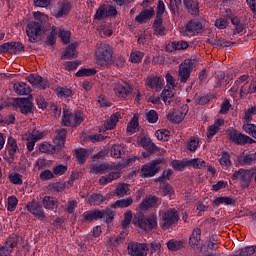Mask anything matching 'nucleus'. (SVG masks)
Listing matches in <instances>:
<instances>
[{
  "label": "nucleus",
  "instance_id": "1",
  "mask_svg": "<svg viewBox=\"0 0 256 256\" xmlns=\"http://www.w3.org/2000/svg\"><path fill=\"white\" fill-rule=\"evenodd\" d=\"M133 225L137 229H140V231H144V233L157 231L159 228V219L157 217V213H150L149 215H145L141 212L137 213L134 216Z\"/></svg>",
  "mask_w": 256,
  "mask_h": 256
},
{
  "label": "nucleus",
  "instance_id": "2",
  "mask_svg": "<svg viewBox=\"0 0 256 256\" xmlns=\"http://www.w3.org/2000/svg\"><path fill=\"white\" fill-rule=\"evenodd\" d=\"M95 51L96 63L100 67H109L113 63V48L109 44H97Z\"/></svg>",
  "mask_w": 256,
  "mask_h": 256
},
{
  "label": "nucleus",
  "instance_id": "3",
  "mask_svg": "<svg viewBox=\"0 0 256 256\" xmlns=\"http://www.w3.org/2000/svg\"><path fill=\"white\" fill-rule=\"evenodd\" d=\"M179 211L175 208H169L162 213V229H171L179 223Z\"/></svg>",
  "mask_w": 256,
  "mask_h": 256
},
{
  "label": "nucleus",
  "instance_id": "4",
  "mask_svg": "<svg viewBox=\"0 0 256 256\" xmlns=\"http://www.w3.org/2000/svg\"><path fill=\"white\" fill-rule=\"evenodd\" d=\"M196 66L195 60L186 59L178 66V80L180 83H187L193 73V68Z\"/></svg>",
  "mask_w": 256,
  "mask_h": 256
},
{
  "label": "nucleus",
  "instance_id": "5",
  "mask_svg": "<svg viewBox=\"0 0 256 256\" xmlns=\"http://www.w3.org/2000/svg\"><path fill=\"white\" fill-rule=\"evenodd\" d=\"M227 136L229 137L230 141L232 143H235V145H247L249 143L250 145H253L255 143V140L241 132L239 130L230 129L226 131Z\"/></svg>",
  "mask_w": 256,
  "mask_h": 256
},
{
  "label": "nucleus",
  "instance_id": "6",
  "mask_svg": "<svg viewBox=\"0 0 256 256\" xmlns=\"http://www.w3.org/2000/svg\"><path fill=\"white\" fill-rule=\"evenodd\" d=\"M84 116L81 112L71 113L69 110H64L63 125L66 127H77L80 123H83Z\"/></svg>",
  "mask_w": 256,
  "mask_h": 256
},
{
  "label": "nucleus",
  "instance_id": "7",
  "mask_svg": "<svg viewBox=\"0 0 256 256\" xmlns=\"http://www.w3.org/2000/svg\"><path fill=\"white\" fill-rule=\"evenodd\" d=\"M253 173L251 170L239 169L235 171L231 177L232 181H240L241 187L244 189L251 185Z\"/></svg>",
  "mask_w": 256,
  "mask_h": 256
},
{
  "label": "nucleus",
  "instance_id": "8",
  "mask_svg": "<svg viewBox=\"0 0 256 256\" xmlns=\"http://www.w3.org/2000/svg\"><path fill=\"white\" fill-rule=\"evenodd\" d=\"M26 209L31 213V215H34L36 219H39L40 221L47 219V215H45V210L43 209L41 202L35 199L26 204Z\"/></svg>",
  "mask_w": 256,
  "mask_h": 256
},
{
  "label": "nucleus",
  "instance_id": "9",
  "mask_svg": "<svg viewBox=\"0 0 256 256\" xmlns=\"http://www.w3.org/2000/svg\"><path fill=\"white\" fill-rule=\"evenodd\" d=\"M127 251L130 256H147L149 246L146 243L130 242L127 246Z\"/></svg>",
  "mask_w": 256,
  "mask_h": 256
},
{
  "label": "nucleus",
  "instance_id": "10",
  "mask_svg": "<svg viewBox=\"0 0 256 256\" xmlns=\"http://www.w3.org/2000/svg\"><path fill=\"white\" fill-rule=\"evenodd\" d=\"M163 161V159H157L143 165L141 168L142 177H155L157 172L161 171V167L159 165L163 163Z\"/></svg>",
  "mask_w": 256,
  "mask_h": 256
},
{
  "label": "nucleus",
  "instance_id": "11",
  "mask_svg": "<svg viewBox=\"0 0 256 256\" xmlns=\"http://www.w3.org/2000/svg\"><path fill=\"white\" fill-rule=\"evenodd\" d=\"M27 36L29 37L30 43H35L38 37H41V33H43V27L41 26V22H30L26 27Z\"/></svg>",
  "mask_w": 256,
  "mask_h": 256
},
{
  "label": "nucleus",
  "instance_id": "12",
  "mask_svg": "<svg viewBox=\"0 0 256 256\" xmlns=\"http://www.w3.org/2000/svg\"><path fill=\"white\" fill-rule=\"evenodd\" d=\"M15 107L16 109H19L22 115H31V113H33V102L29 98L16 99Z\"/></svg>",
  "mask_w": 256,
  "mask_h": 256
},
{
  "label": "nucleus",
  "instance_id": "13",
  "mask_svg": "<svg viewBox=\"0 0 256 256\" xmlns=\"http://www.w3.org/2000/svg\"><path fill=\"white\" fill-rule=\"evenodd\" d=\"M70 12L71 2L63 0L57 3L56 8L53 11V15L56 17V19H61V17L69 15Z\"/></svg>",
  "mask_w": 256,
  "mask_h": 256
},
{
  "label": "nucleus",
  "instance_id": "14",
  "mask_svg": "<svg viewBox=\"0 0 256 256\" xmlns=\"http://www.w3.org/2000/svg\"><path fill=\"white\" fill-rule=\"evenodd\" d=\"M27 81L33 85L36 89L45 90L47 87H49V82L47 79H44L43 77L37 75V74H30L27 77Z\"/></svg>",
  "mask_w": 256,
  "mask_h": 256
},
{
  "label": "nucleus",
  "instance_id": "15",
  "mask_svg": "<svg viewBox=\"0 0 256 256\" xmlns=\"http://www.w3.org/2000/svg\"><path fill=\"white\" fill-rule=\"evenodd\" d=\"M203 27V22L197 18H194L185 25V30L186 33H190V35H199V33L203 31Z\"/></svg>",
  "mask_w": 256,
  "mask_h": 256
},
{
  "label": "nucleus",
  "instance_id": "16",
  "mask_svg": "<svg viewBox=\"0 0 256 256\" xmlns=\"http://www.w3.org/2000/svg\"><path fill=\"white\" fill-rule=\"evenodd\" d=\"M159 205V198L157 196L149 195L142 201L139 205L140 211H149V209H153V207H157Z\"/></svg>",
  "mask_w": 256,
  "mask_h": 256
},
{
  "label": "nucleus",
  "instance_id": "17",
  "mask_svg": "<svg viewBox=\"0 0 256 256\" xmlns=\"http://www.w3.org/2000/svg\"><path fill=\"white\" fill-rule=\"evenodd\" d=\"M138 145H140L141 147H143V149H145V151H148L150 153H155L159 151V147H157V145L153 143L151 138L146 136H142L138 138Z\"/></svg>",
  "mask_w": 256,
  "mask_h": 256
},
{
  "label": "nucleus",
  "instance_id": "18",
  "mask_svg": "<svg viewBox=\"0 0 256 256\" xmlns=\"http://www.w3.org/2000/svg\"><path fill=\"white\" fill-rule=\"evenodd\" d=\"M114 93L117 97H120V99H125L131 95V86H129V84L117 83L114 86Z\"/></svg>",
  "mask_w": 256,
  "mask_h": 256
},
{
  "label": "nucleus",
  "instance_id": "19",
  "mask_svg": "<svg viewBox=\"0 0 256 256\" xmlns=\"http://www.w3.org/2000/svg\"><path fill=\"white\" fill-rule=\"evenodd\" d=\"M6 151L11 159L15 160V155L19 152V145H17V140L13 137H9L6 143Z\"/></svg>",
  "mask_w": 256,
  "mask_h": 256
},
{
  "label": "nucleus",
  "instance_id": "20",
  "mask_svg": "<svg viewBox=\"0 0 256 256\" xmlns=\"http://www.w3.org/2000/svg\"><path fill=\"white\" fill-rule=\"evenodd\" d=\"M164 84L165 82L161 77L154 76V77H148L146 79L147 87H149V89H155L157 93H159V91L163 89Z\"/></svg>",
  "mask_w": 256,
  "mask_h": 256
},
{
  "label": "nucleus",
  "instance_id": "21",
  "mask_svg": "<svg viewBox=\"0 0 256 256\" xmlns=\"http://www.w3.org/2000/svg\"><path fill=\"white\" fill-rule=\"evenodd\" d=\"M155 16V10L153 8L143 10L139 15L136 16L135 21L137 23H147L149 19Z\"/></svg>",
  "mask_w": 256,
  "mask_h": 256
},
{
  "label": "nucleus",
  "instance_id": "22",
  "mask_svg": "<svg viewBox=\"0 0 256 256\" xmlns=\"http://www.w3.org/2000/svg\"><path fill=\"white\" fill-rule=\"evenodd\" d=\"M125 242V236L123 233H120L119 235L115 236L112 235L108 238L106 241V245L110 247V249H117L119 245L123 244Z\"/></svg>",
  "mask_w": 256,
  "mask_h": 256
},
{
  "label": "nucleus",
  "instance_id": "23",
  "mask_svg": "<svg viewBox=\"0 0 256 256\" xmlns=\"http://www.w3.org/2000/svg\"><path fill=\"white\" fill-rule=\"evenodd\" d=\"M223 125H225V120L218 118L214 122V125L209 126L208 132H207L208 139H212V137H215V135H217V133H219V130L221 129V127H223Z\"/></svg>",
  "mask_w": 256,
  "mask_h": 256
},
{
  "label": "nucleus",
  "instance_id": "24",
  "mask_svg": "<svg viewBox=\"0 0 256 256\" xmlns=\"http://www.w3.org/2000/svg\"><path fill=\"white\" fill-rule=\"evenodd\" d=\"M102 215L103 214L101 213V210L95 209L92 211L84 212L82 217H83V221L87 223H91L93 221H98V219H101Z\"/></svg>",
  "mask_w": 256,
  "mask_h": 256
},
{
  "label": "nucleus",
  "instance_id": "25",
  "mask_svg": "<svg viewBox=\"0 0 256 256\" xmlns=\"http://www.w3.org/2000/svg\"><path fill=\"white\" fill-rule=\"evenodd\" d=\"M119 119H121V112H116L110 116L108 120L104 123V128L107 131H111L117 127V123H119Z\"/></svg>",
  "mask_w": 256,
  "mask_h": 256
},
{
  "label": "nucleus",
  "instance_id": "26",
  "mask_svg": "<svg viewBox=\"0 0 256 256\" xmlns=\"http://www.w3.org/2000/svg\"><path fill=\"white\" fill-rule=\"evenodd\" d=\"M256 92V78L252 79L251 82L240 86V96L249 95Z\"/></svg>",
  "mask_w": 256,
  "mask_h": 256
},
{
  "label": "nucleus",
  "instance_id": "27",
  "mask_svg": "<svg viewBox=\"0 0 256 256\" xmlns=\"http://www.w3.org/2000/svg\"><path fill=\"white\" fill-rule=\"evenodd\" d=\"M42 204L48 211H54L59 207V200L51 196H45L42 200Z\"/></svg>",
  "mask_w": 256,
  "mask_h": 256
},
{
  "label": "nucleus",
  "instance_id": "28",
  "mask_svg": "<svg viewBox=\"0 0 256 256\" xmlns=\"http://www.w3.org/2000/svg\"><path fill=\"white\" fill-rule=\"evenodd\" d=\"M201 243V230L200 228H195L192 231V234L189 238V245L192 247V249H195V247H199Z\"/></svg>",
  "mask_w": 256,
  "mask_h": 256
},
{
  "label": "nucleus",
  "instance_id": "29",
  "mask_svg": "<svg viewBox=\"0 0 256 256\" xmlns=\"http://www.w3.org/2000/svg\"><path fill=\"white\" fill-rule=\"evenodd\" d=\"M249 83V75L244 74L242 76H240L235 82L233 87L230 88V91L232 93H238L239 89H241V87H243V85Z\"/></svg>",
  "mask_w": 256,
  "mask_h": 256
},
{
  "label": "nucleus",
  "instance_id": "30",
  "mask_svg": "<svg viewBox=\"0 0 256 256\" xmlns=\"http://www.w3.org/2000/svg\"><path fill=\"white\" fill-rule=\"evenodd\" d=\"M131 205H133V198L127 197L121 200H117L116 202L112 203L110 207L112 209H125L127 207H131Z\"/></svg>",
  "mask_w": 256,
  "mask_h": 256
},
{
  "label": "nucleus",
  "instance_id": "31",
  "mask_svg": "<svg viewBox=\"0 0 256 256\" xmlns=\"http://www.w3.org/2000/svg\"><path fill=\"white\" fill-rule=\"evenodd\" d=\"M120 177H121V172H119V171L110 172L108 175L102 176L99 179V183L101 185H107V183H113V181H117V179H119Z\"/></svg>",
  "mask_w": 256,
  "mask_h": 256
},
{
  "label": "nucleus",
  "instance_id": "32",
  "mask_svg": "<svg viewBox=\"0 0 256 256\" xmlns=\"http://www.w3.org/2000/svg\"><path fill=\"white\" fill-rule=\"evenodd\" d=\"M184 5L190 15L199 13V2L197 0H184Z\"/></svg>",
  "mask_w": 256,
  "mask_h": 256
},
{
  "label": "nucleus",
  "instance_id": "33",
  "mask_svg": "<svg viewBox=\"0 0 256 256\" xmlns=\"http://www.w3.org/2000/svg\"><path fill=\"white\" fill-rule=\"evenodd\" d=\"M14 91L17 95H29L31 93V87L25 82L14 84Z\"/></svg>",
  "mask_w": 256,
  "mask_h": 256
},
{
  "label": "nucleus",
  "instance_id": "34",
  "mask_svg": "<svg viewBox=\"0 0 256 256\" xmlns=\"http://www.w3.org/2000/svg\"><path fill=\"white\" fill-rule=\"evenodd\" d=\"M188 167H193V169H205L207 167V162L201 158H194L186 161Z\"/></svg>",
  "mask_w": 256,
  "mask_h": 256
},
{
  "label": "nucleus",
  "instance_id": "35",
  "mask_svg": "<svg viewBox=\"0 0 256 256\" xmlns=\"http://www.w3.org/2000/svg\"><path fill=\"white\" fill-rule=\"evenodd\" d=\"M5 247L11 251L13 253V250L15 249V247H17V245H19V236L12 234L10 235L5 243H4Z\"/></svg>",
  "mask_w": 256,
  "mask_h": 256
},
{
  "label": "nucleus",
  "instance_id": "36",
  "mask_svg": "<svg viewBox=\"0 0 256 256\" xmlns=\"http://www.w3.org/2000/svg\"><path fill=\"white\" fill-rule=\"evenodd\" d=\"M185 119V113L183 110L176 109L172 113L168 114V120L172 123H181Z\"/></svg>",
  "mask_w": 256,
  "mask_h": 256
},
{
  "label": "nucleus",
  "instance_id": "37",
  "mask_svg": "<svg viewBox=\"0 0 256 256\" xmlns=\"http://www.w3.org/2000/svg\"><path fill=\"white\" fill-rule=\"evenodd\" d=\"M77 46L75 44H70L61 56V59H75L77 57Z\"/></svg>",
  "mask_w": 256,
  "mask_h": 256
},
{
  "label": "nucleus",
  "instance_id": "38",
  "mask_svg": "<svg viewBox=\"0 0 256 256\" xmlns=\"http://www.w3.org/2000/svg\"><path fill=\"white\" fill-rule=\"evenodd\" d=\"M154 35H165V26H163V18H156L153 24Z\"/></svg>",
  "mask_w": 256,
  "mask_h": 256
},
{
  "label": "nucleus",
  "instance_id": "39",
  "mask_svg": "<svg viewBox=\"0 0 256 256\" xmlns=\"http://www.w3.org/2000/svg\"><path fill=\"white\" fill-rule=\"evenodd\" d=\"M131 186L127 183H120L116 186L115 194L117 197H125L131 191Z\"/></svg>",
  "mask_w": 256,
  "mask_h": 256
},
{
  "label": "nucleus",
  "instance_id": "40",
  "mask_svg": "<svg viewBox=\"0 0 256 256\" xmlns=\"http://www.w3.org/2000/svg\"><path fill=\"white\" fill-rule=\"evenodd\" d=\"M92 173H95L96 175H103L107 173L108 171H111V167H109L108 164H94L92 165L91 169Z\"/></svg>",
  "mask_w": 256,
  "mask_h": 256
},
{
  "label": "nucleus",
  "instance_id": "41",
  "mask_svg": "<svg viewBox=\"0 0 256 256\" xmlns=\"http://www.w3.org/2000/svg\"><path fill=\"white\" fill-rule=\"evenodd\" d=\"M185 247V242L181 240H169L167 242V248L169 251H180V249H183Z\"/></svg>",
  "mask_w": 256,
  "mask_h": 256
},
{
  "label": "nucleus",
  "instance_id": "42",
  "mask_svg": "<svg viewBox=\"0 0 256 256\" xmlns=\"http://www.w3.org/2000/svg\"><path fill=\"white\" fill-rule=\"evenodd\" d=\"M219 164L222 169H229L231 167V155L226 151L222 152V156L219 159Z\"/></svg>",
  "mask_w": 256,
  "mask_h": 256
},
{
  "label": "nucleus",
  "instance_id": "43",
  "mask_svg": "<svg viewBox=\"0 0 256 256\" xmlns=\"http://www.w3.org/2000/svg\"><path fill=\"white\" fill-rule=\"evenodd\" d=\"M110 155L114 157V159H120L121 156L125 155V150H123V146L115 144L110 149Z\"/></svg>",
  "mask_w": 256,
  "mask_h": 256
},
{
  "label": "nucleus",
  "instance_id": "44",
  "mask_svg": "<svg viewBox=\"0 0 256 256\" xmlns=\"http://www.w3.org/2000/svg\"><path fill=\"white\" fill-rule=\"evenodd\" d=\"M56 143L59 147H63L65 145V139H67V130L65 129H58L56 130Z\"/></svg>",
  "mask_w": 256,
  "mask_h": 256
},
{
  "label": "nucleus",
  "instance_id": "45",
  "mask_svg": "<svg viewBox=\"0 0 256 256\" xmlns=\"http://www.w3.org/2000/svg\"><path fill=\"white\" fill-rule=\"evenodd\" d=\"M256 246H246L242 249H239L236 252V256H251L255 255Z\"/></svg>",
  "mask_w": 256,
  "mask_h": 256
},
{
  "label": "nucleus",
  "instance_id": "46",
  "mask_svg": "<svg viewBox=\"0 0 256 256\" xmlns=\"http://www.w3.org/2000/svg\"><path fill=\"white\" fill-rule=\"evenodd\" d=\"M10 43V54L17 55V53H22L24 51L25 46H23L20 42H9Z\"/></svg>",
  "mask_w": 256,
  "mask_h": 256
},
{
  "label": "nucleus",
  "instance_id": "47",
  "mask_svg": "<svg viewBox=\"0 0 256 256\" xmlns=\"http://www.w3.org/2000/svg\"><path fill=\"white\" fill-rule=\"evenodd\" d=\"M58 37H60L64 45L71 43V32L69 30L60 29L58 32Z\"/></svg>",
  "mask_w": 256,
  "mask_h": 256
},
{
  "label": "nucleus",
  "instance_id": "48",
  "mask_svg": "<svg viewBox=\"0 0 256 256\" xmlns=\"http://www.w3.org/2000/svg\"><path fill=\"white\" fill-rule=\"evenodd\" d=\"M171 47L176 51H185V49L189 48V42L185 40L174 41L171 43Z\"/></svg>",
  "mask_w": 256,
  "mask_h": 256
},
{
  "label": "nucleus",
  "instance_id": "49",
  "mask_svg": "<svg viewBox=\"0 0 256 256\" xmlns=\"http://www.w3.org/2000/svg\"><path fill=\"white\" fill-rule=\"evenodd\" d=\"M76 153V158L78 163H80L81 165H83L86 161H87V157H88V151L81 148L75 151Z\"/></svg>",
  "mask_w": 256,
  "mask_h": 256
},
{
  "label": "nucleus",
  "instance_id": "50",
  "mask_svg": "<svg viewBox=\"0 0 256 256\" xmlns=\"http://www.w3.org/2000/svg\"><path fill=\"white\" fill-rule=\"evenodd\" d=\"M94 19H96L97 21H102V19H107V9L105 4L101 5L97 9L94 15Z\"/></svg>",
  "mask_w": 256,
  "mask_h": 256
},
{
  "label": "nucleus",
  "instance_id": "51",
  "mask_svg": "<svg viewBox=\"0 0 256 256\" xmlns=\"http://www.w3.org/2000/svg\"><path fill=\"white\" fill-rule=\"evenodd\" d=\"M100 213L102 214L101 219H104L106 223H111L112 219H115V212L109 208L100 210Z\"/></svg>",
  "mask_w": 256,
  "mask_h": 256
},
{
  "label": "nucleus",
  "instance_id": "52",
  "mask_svg": "<svg viewBox=\"0 0 256 256\" xmlns=\"http://www.w3.org/2000/svg\"><path fill=\"white\" fill-rule=\"evenodd\" d=\"M169 135H171V132L167 129H160L155 132L158 141H169Z\"/></svg>",
  "mask_w": 256,
  "mask_h": 256
},
{
  "label": "nucleus",
  "instance_id": "53",
  "mask_svg": "<svg viewBox=\"0 0 256 256\" xmlns=\"http://www.w3.org/2000/svg\"><path fill=\"white\" fill-rule=\"evenodd\" d=\"M97 73L95 68H83L76 73V77H93Z\"/></svg>",
  "mask_w": 256,
  "mask_h": 256
},
{
  "label": "nucleus",
  "instance_id": "54",
  "mask_svg": "<svg viewBox=\"0 0 256 256\" xmlns=\"http://www.w3.org/2000/svg\"><path fill=\"white\" fill-rule=\"evenodd\" d=\"M139 128V119L137 117H133L132 120L127 125L128 133H137V129Z\"/></svg>",
  "mask_w": 256,
  "mask_h": 256
},
{
  "label": "nucleus",
  "instance_id": "55",
  "mask_svg": "<svg viewBox=\"0 0 256 256\" xmlns=\"http://www.w3.org/2000/svg\"><path fill=\"white\" fill-rule=\"evenodd\" d=\"M165 79L168 89H175L177 85H179V82L177 79H175V77H173V75H171V73H167L165 75Z\"/></svg>",
  "mask_w": 256,
  "mask_h": 256
},
{
  "label": "nucleus",
  "instance_id": "56",
  "mask_svg": "<svg viewBox=\"0 0 256 256\" xmlns=\"http://www.w3.org/2000/svg\"><path fill=\"white\" fill-rule=\"evenodd\" d=\"M68 166L63 164H58L53 166V173L56 175V177H61V175H65L67 173Z\"/></svg>",
  "mask_w": 256,
  "mask_h": 256
},
{
  "label": "nucleus",
  "instance_id": "57",
  "mask_svg": "<svg viewBox=\"0 0 256 256\" xmlns=\"http://www.w3.org/2000/svg\"><path fill=\"white\" fill-rule=\"evenodd\" d=\"M143 57H145V53L141 51H133L130 54L131 63H141L143 61Z\"/></svg>",
  "mask_w": 256,
  "mask_h": 256
},
{
  "label": "nucleus",
  "instance_id": "58",
  "mask_svg": "<svg viewBox=\"0 0 256 256\" xmlns=\"http://www.w3.org/2000/svg\"><path fill=\"white\" fill-rule=\"evenodd\" d=\"M242 129H243V131H245V133H247L248 135H250L251 137L256 139V125L255 124H251V123L244 124Z\"/></svg>",
  "mask_w": 256,
  "mask_h": 256
},
{
  "label": "nucleus",
  "instance_id": "59",
  "mask_svg": "<svg viewBox=\"0 0 256 256\" xmlns=\"http://www.w3.org/2000/svg\"><path fill=\"white\" fill-rule=\"evenodd\" d=\"M145 117L148 123H157V121H159V114H157V111L155 110H149L146 112Z\"/></svg>",
  "mask_w": 256,
  "mask_h": 256
},
{
  "label": "nucleus",
  "instance_id": "60",
  "mask_svg": "<svg viewBox=\"0 0 256 256\" xmlns=\"http://www.w3.org/2000/svg\"><path fill=\"white\" fill-rule=\"evenodd\" d=\"M39 150L41 153H49L50 155H53V153H55V146L44 142L42 144H40Z\"/></svg>",
  "mask_w": 256,
  "mask_h": 256
},
{
  "label": "nucleus",
  "instance_id": "61",
  "mask_svg": "<svg viewBox=\"0 0 256 256\" xmlns=\"http://www.w3.org/2000/svg\"><path fill=\"white\" fill-rule=\"evenodd\" d=\"M19 203V200H17V197L15 196H9L7 199V209L10 212L15 211L17 209V204Z\"/></svg>",
  "mask_w": 256,
  "mask_h": 256
},
{
  "label": "nucleus",
  "instance_id": "62",
  "mask_svg": "<svg viewBox=\"0 0 256 256\" xmlns=\"http://www.w3.org/2000/svg\"><path fill=\"white\" fill-rule=\"evenodd\" d=\"M57 33H59V31L57 30V27L53 26L50 34L47 37L48 45H51V46L55 45L57 41Z\"/></svg>",
  "mask_w": 256,
  "mask_h": 256
},
{
  "label": "nucleus",
  "instance_id": "63",
  "mask_svg": "<svg viewBox=\"0 0 256 256\" xmlns=\"http://www.w3.org/2000/svg\"><path fill=\"white\" fill-rule=\"evenodd\" d=\"M187 149L190 151H197L199 149V138L192 136L187 144Z\"/></svg>",
  "mask_w": 256,
  "mask_h": 256
},
{
  "label": "nucleus",
  "instance_id": "64",
  "mask_svg": "<svg viewBox=\"0 0 256 256\" xmlns=\"http://www.w3.org/2000/svg\"><path fill=\"white\" fill-rule=\"evenodd\" d=\"M194 100H195V103H197V105H207V103L211 101V95H204V96L196 95L194 97Z\"/></svg>",
  "mask_w": 256,
  "mask_h": 256
}]
</instances>
